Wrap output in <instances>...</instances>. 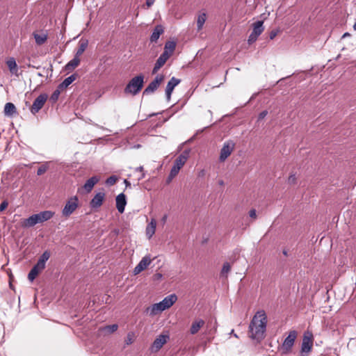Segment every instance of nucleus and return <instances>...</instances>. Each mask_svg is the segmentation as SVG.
I'll use <instances>...</instances> for the list:
<instances>
[{
  "label": "nucleus",
  "instance_id": "37998d69",
  "mask_svg": "<svg viewBox=\"0 0 356 356\" xmlns=\"http://www.w3.org/2000/svg\"><path fill=\"white\" fill-rule=\"evenodd\" d=\"M267 114L268 111L266 110L261 111L258 116V121L264 119L267 115Z\"/></svg>",
  "mask_w": 356,
  "mask_h": 356
},
{
  "label": "nucleus",
  "instance_id": "79ce46f5",
  "mask_svg": "<svg viewBox=\"0 0 356 356\" xmlns=\"http://www.w3.org/2000/svg\"><path fill=\"white\" fill-rule=\"evenodd\" d=\"M277 33H278L277 30H272L269 33L270 40H273L277 35Z\"/></svg>",
  "mask_w": 356,
  "mask_h": 356
},
{
  "label": "nucleus",
  "instance_id": "b1692460",
  "mask_svg": "<svg viewBox=\"0 0 356 356\" xmlns=\"http://www.w3.org/2000/svg\"><path fill=\"white\" fill-rule=\"evenodd\" d=\"M77 74L76 73L71 74L68 77L65 78L59 85V89L67 88L73 81L76 79Z\"/></svg>",
  "mask_w": 356,
  "mask_h": 356
},
{
  "label": "nucleus",
  "instance_id": "13d9d810",
  "mask_svg": "<svg viewBox=\"0 0 356 356\" xmlns=\"http://www.w3.org/2000/svg\"><path fill=\"white\" fill-rule=\"evenodd\" d=\"M140 147V145H137L135 146V147H136V148H139Z\"/></svg>",
  "mask_w": 356,
  "mask_h": 356
},
{
  "label": "nucleus",
  "instance_id": "6ab92c4d",
  "mask_svg": "<svg viewBox=\"0 0 356 356\" xmlns=\"http://www.w3.org/2000/svg\"><path fill=\"white\" fill-rule=\"evenodd\" d=\"M45 268L40 264L36 263L31 269L28 274V279L30 282H33L39 273L43 270Z\"/></svg>",
  "mask_w": 356,
  "mask_h": 356
},
{
  "label": "nucleus",
  "instance_id": "39448f33",
  "mask_svg": "<svg viewBox=\"0 0 356 356\" xmlns=\"http://www.w3.org/2000/svg\"><path fill=\"white\" fill-rule=\"evenodd\" d=\"M79 207V198L76 195L71 197L65 203L62 215L64 217H69Z\"/></svg>",
  "mask_w": 356,
  "mask_h": 356
},
{
  "label": "nucleus",
  "instance_id": "473e14b6",
  "mask_svg": "<svg viewBox=\"0 0 356 356\" xmlns=\"http://www.w3.org/2000/svg\"><path fill=\"white\" fill-rule=\"evenodd\" d=\"M156 222L154 219H152L148 227L147 228V234L149 235V238L155 233Z\"/></svg>",
  "mask_w": 356,
  "mask_h": 356
},
{
  "label": "nucleus",
  "instance_id": "9b49d317",
  "mask_svg": "<svg viewBox=\"0 0 356 356\" xmlns=\"http://www.w3.org/2000/svg\"><path fill=\"white\" fill-rule=\"evenodd\" d=\"M170 339V336L168 334H159L153 341L151 346L152 352H158L163 346L167 343V341Z\"/></svg>",
  "mask_w": 356,
  "mask_h": 356
},
{
  "label": "nucleus",
  "instance_id": "e433bc0d",
  "mask_svg": "<svg viewBox=\"0 0 356 356\" xmlns=\"http://www.w3.org/2000/svg\"><path fill=\"white\" fill-rule=\"evenodd\" d=\"M230 269H231L230 264L228 262L224 263L222 268L221 269L220 276L227 277V273H228L229 272Z\"/></svg>",
  "mask_w": 356,
  "mask_h": 356
},
{
  "label": "nucleus",
  "instance_id": "bb28decb",
  "mask_svg": "<svg viewBox=\"0 0 356 356\" xmlns=\"http://www.w3.org/2000/svg\"><path fill=\"white\" fill-rule=\"evenodd\" d=\"M146 312L149 316H154L156 315L157 314L162 312L163 311L161 310V307H159V302H157V303L153 304L152 305L148 307L146 309Z\"/></svg>",
  "mask_w": 356,
  "mask_h": 356
},
{
  "label": "nucleus",
  "instance_id": "a19ab883",
  "mask_svg": "<svg viewBox=\"0 0 356 356\" xmlns=\"http://www.w3.org/2000/svg\"><path fill=\"white\" fill-rule=\"evenodd\" d=\"M296 177L295 175H291L289 177V179H288V183L289 184H293L296 183Z\"/></svg>",
  "mask_w": 356,
  "mask_h": 356
},
{
  "label": "nucleus",
  "instance_id": "2f4dec72",
  "mask_svg": "<svg viewBox=\"0 0 356 356\" xmlns=\"http://www.w3.org/2000/svg\"><path fill=\"white\" fill-rule=\"evenodd\" d=\"M176 47V42L172 40L167 41L164 46L163 52L170 53V55L173 53Z\"/></svg>",
  "mask_w": 356,
  "mask_h": 356
},
{
  "label": "nucleus",
  "instance_id": "412c9836",
  "mask_svg": "<svg viewBox=\"0 0 356 356\" xmlns=\"http://www.w3.org/2000/svg\"><path fill=\"white\" fill-rule=\"evenodd\" d=\"M99 181V178L97 176H92L90 178H89L86 183L84 184L83 188L87 193H90L92 188H94L95 185L97 184V182Z\"/></svg>",
  "mask_w": 356,
  "mask_h": 356
},
{
  "label": "nucleus",
  "instance_id": "bf43d9fd",
  "mask_svg": "<svg viewBox=\"0 0 356 356\" xmlns=\"http://www.w3.org/2000/svg\"><path fill=\"white\" fill-rule=\"evenodd\" d=\"M129 343H131V339L128 340V342H127V344H129Z\"/></svg>",
  "mask_w": 356,
  "mask_h": 356
},
{
  "label": "nucleus",
  "instance_id": "5fc2aeb1",
  "mask_svg": "<svg viewBox=\"0 0 356 356\" xmlns=\"http://www.w3.org/2000/svg\"><path fill=\"white\" fill-rule=\"evenodd\" d=\"M353 29H354L355 31H356V21H355V24H354V25H353Z\"/></svg>",
  "mask_w": 356,
  "mask_h": 356
},
{
  "label": "nucleus",
  "instance_id": "6e6d98bb",
  "mask_svg": "<svg viewBox=\"0 0 356 356\" xmlns=\"http://www.w3.org/2000/svg\"><path fill=\"white\" fill-rule=\"evenodd\" d=\"M156 115V113H152V114H150V115H149V118H151V117L154 116V115Z\"/></svg>",
  "mask_w": 356,
  "mask_h": 356
},
{
  "label": "nucleus",
  "instance_id": "8fccbe9b",
  "mask_svg": "<svg viewBox=\"0 0 356 356\" xmlns=\"http://www.w3.org/2000/svg\"><path fill=\"white\" fill-rule=\"evenodd\" d=\"M350 34L349 33L346 32V33H344L343 34V35H342V38H346V37H348V36H350Z\"/></svg>",
  "mask_w": 356,
  "mask_h": 356
},
{
  "label": "nucleus",
  "instance_id": "0eeeda50",
  "mask_svg": "<svg viewBox=\"0 0 356 356\" xmlns=\"http://www.w3.org/2000/svg\"><path fill=\"white\" fill-rule=\"evenodd\" d=\"M235 147V143L229 140L224 143L222 147L220 149L219 161H225L232 154Z\"/></svg>",
  "mask_w": 356,
  "mask_h": 356
},
{
  "label": "nucleus",
  "instance_id": "f8f14e48",
  "mask_svg": "<svg viewBox=\"0 0 356 356\" xmlns=\"http://www.w3.org/2000/svg\"><path fill=\"white\" fill-rule=\"evenodd\" d=\"M177 296L176 294L172 293L165 297L161 301L159 302V305L161 310L163 312L172 307L173 304L177 301Z\"/></svg>",
  "mask_w": 356,
  "mask_h": 356
},
{
  "label": "nucleus",
  "instance_id": "4d7b16f0",
  "mask_svg": "<svg viewBox=\"0 0 356 356\" xmlns=\"http://www.w3.org/2000/svg\"><path fill=\"white\" fill-rule=\"evenodd\" d=\"M96 126H97V127H99V128H101V129H105L104 128V127H100V126H99V125H97V124H96Z\"/></svg>",
  "mask_w": 356,
  "mask_h": 356
},
{
  "label": "nucleus",
  "instance_id": "aec40b11",
  "mask_svg": "<svg viewBox=\"0 0 356 356\" xmlns=\"http://www.w3.org/2000/svg\"><path fill=\"white\" fill-rule=\"evenodd\" d=\"M164 32V28L161 24H157L149 38L150 42H156L159 40V37Z\"/></svg>",
  "mask_w": 356,
  "mask_h": 356
},
{
  "label": "nucleus",
  "instance_id": "864d4df0",
  "mask_svg": "<svg viewBox=\"0 0 356 356\" xmlns=\"http://www.w3.org/2000/svg\"><path fill=\"white\" fill-rule=\"evenodd\" d=\"M218 184L219 185L222 186L224 184V181L222 180H219Z\"/></svg>",
  "mask_w": 356,
  "mask_h": 356
},
{
  "label": "nucleus",
  "instance_id": "4468645a",
  "mask_svg": "<svg viewBox=\"0 0 356 356\" xmlns=\"http://www.w3.org/2000/svg\"><path fill=\"white\" fill-rule=\"evenodd\" d=\"M105 193L104 192H98L92 198L90 202V207L92 209L99 208L104 202Z\"/></svg>",
  "mask_w": 356,
  "mask_h": 356
},
{
  "label": "nucleus",
  "instance_id": "6e6552de",
  "mask_svg": "<svg viewBox=\"0 0 356 356\" xmlns=\"http://www.w3.org/2000/svg\"><path fill=\"white\" fill-rule=\"evenodd\" d=\"M264 22L261 20H258L253 24V30L248 37V42L249 44L254 42L258 37L264 31Z\"/></svg>",
  "mask_w": 356,
  "mask_h": 356
},
{
  "label": "nucleus",
  "instance_id": "4c0bfd02",
  "mask_svg": "<svg viewBox=\"0 0 356 356\" xmlns=\"http://www.w3.org/2000/svg\"><path fill=\"white\" fill-rule=\"evenodd\" d=\"M49 168L48 163H45L40 165L37 170V175L40 176L43 175Z\"/></svg>",
  "mask_w": 356,
  "mask_h": 356
},
{
  "label": "nucleus",
  "instance_id": "de8ad7c7",
  "mask_svg": "<svg viewBox=\"0 0 356 356\" xmlns=\"http://www.w3.org/2000/svg\"><path fill=\"white\" fill-rule=\"evenodd\" d=\"M135 170L140 172H144V168L143 166L137 167Z\"/></svg>",
  "mask_w": 356,
  "mask_h": 356
},
{
  "label": "nucleus",
  "instance_id": "ea45409f",
  "mask_svg": "<svg viewBox=\"0 0 356 356\" xmlns=\"http://www.w3.org/2000/svg\"><path fill=\"white\" fill-rule=\"evenodd\" d=\"M8 206V202L3 200L0 203V212L3 211Z\"/></svg>",
  "mask_w": 356,
  "mask_h": 356
},
{
  "label": "nucleus",
  "instance_id": "c03bdc74",
  "mask_svg": "<svg viewBox=\"0 0 356 356\" xmlns=\"http://www.w3.org/2000/svg\"><path fill=\"white\" fill-rule=\"evenodd\" d=\"M249 216L250 218H255L257 216V211L254 209H251L249 211Z\"/></svg>",
  "mask_w": 356,
  "mask_h": 356
},
{
  "label": "nucleus",
  "instance_id": "20e7f679",
  "mask_svg": "<svg viewBox=\"0 0 356 356\" xmlns=\"http://www.w3.org/2000/svg\"><path fill=\"white\" fill-rule=\"evenodd\" d=\"M313 346V334L312 332H305L301 344L300 356H307Z\"/></svg>",
  "mask_w": 356,
  "mask_h": 356
},
{
  "label": "nucleus",
  "instance_id": "49530a36",
  "mask_svg": "<svg viewBox=\"0 0 356 356\" xmlns=\"http://www.w3.org/2000/svg\"><path fill=\"white\" fill-rule=\"evenodd\" d=\"M124 183L125 184L126 188H130L131 187V183L127 179H124Z\"/></svg>",
  "mask_w": 356,
  "mask_h": 356
},
{
  "label": "nucleus",
  "instance_id": "7ed1b4c3",
  "mask_svg": "<svg viewBox=\"0 0 356 356\" xmlns=\"http://www.w3.org/2000/svg\"><path fill=\"white\" fill-rule=\"evenodd\" d=\"M191 149H185L175 160L174 164L170 170V174L167 178V182L169 183L171 180L179 173L180 169L183 167V165L186 162Z\"/></svg>",
  "mask_w": 356,
  "mask_h": 356
},
{
  "label": "nucleus",
  "instance_id": "680f3d73",
  "mask_svg": "<svg viewBox=\"0 0 356 356\" xmlns=\"http://www.w3.org/2000/svg\"><path fill=\"white\" fill-rule=\"evenodd\" d=\"M129 343H131V339L128 340V342H127V344H129Z\"/></svg>",
  "mask_w": 356,
  "mask_h": 356
},
{
  "label": "nucleus",
  "instance_id": "a18cd8bd",
  "mask_svg": "<svg viewBox=\"0 0 356 356\" xmlns=\"http://www.w3.org/2000/svg\"><path fill=\"white\" fill-rule=\"evenodd\" d=\"M154 1L155 0H146V6H147V8L152 6L154 4Z\"/></svg>",
  "mask_w": 356,
  "mask_h": 356
},
{
  "label": "nucleus",
  "instance_id": "3c124183",
  "mask_svg": "<svg viewBox=\"0 0 356 356\" xmlns=\"http://www.w3.org/2000/svg\"><path fill=\"white\" fill-rule=\"evenodd\" d=\"M167 218H168V216H167V215H164V216H163V218H162V221H163V222H165L166 221V220H167Z\"/></svg>",
  "mask_w": 356,
  "mask_h": 356
},
{
  "label": "nucleus",
  "instance_id": "a878e982",
  "mask_svg": "<svg viewBox=\"0 0 356 356\" xmlns=\"http://www.w3.org/2000/svg\"><path fill=\"white\" fill-rule=\"evenodd\" d=\"M88 44V41L87 40L81 39L79 42L78 49L75 53L76 56L79 58L80 56L85 51Z\"/></svg>",
  "mask_w": 356,
  "mask_h": 356
},
{
  "label": "nucleus",
  "instance_id": "09e8293b",
  "mask_svg": "<svg viewBox=\"0 0 356 356\" xmlns=\"http://www.w3.org/2000/svg\"><path fill=\"white\" fill-rule=\"evenodd\" d=\"M145 173L142 172L141 175L138 177V179L140 181V180L143 179V178H145Z\"/></svg>",
  "mask_w": 356,
  "mask_h": 356
},
{
  "label": "nucleus",
  "instance_id": "f704fd0d",
  "mask_svg": "<svg viewBox=\"0 0 356 356\" xmlns=\"http://www.w3.org/2000/svg\"><path fill=\"white\" fill-rule=\"evenodd\" d=\"M34 38H35L36 44L38 45H41L46 42V40L47 39V35H44V34L40 35V34L35 33Z\"/></svg>",
  "mask_w": 356,
  "mask_h": 356
},
{
  "label": "nucleus",
  "instance_id": "c9c22d12",
  "mask_svg": "<svg viewBox=\"0 0 356 356\" xmlns=\"http://www.w3.org/2000/svg\"><path fill=\"white\" fill-rule=\"evenodd\" d=\"M61 90H63V89H59L58 86L57 88L51 94V95L50 96V101L52 102V103H55L57 102V100L59 98Z\"/></svg>",
  "mask_w": 356,
  "mask_h": 356
},
{
  "label": "nucleus",
  "instance_id": "9d476101",
  "mask_svg": "<svg viewBox=\"0 0 356 356\" xmlns=\"http://www.w3.org/2000/svg\"><path fill=\"white\" fill-rule=\"evenodd\" d=\"M48 99V95L46 93H41L33 102L30 111L33 115H35L43 107L46 101Z\"/></svg>",
  "mask_w": 356,
  "mask_h": 356
},
{
  "label": "nucleus",
  "instance_id": "4be33fe9",
  "mask_svg": "<svg viewBox=\"0 0 356 356\" xmlns=\"http://www.w3.org/2000/svg\"><path fill=\"white\" fill-rule=\"evenodd\" d=\"M6 65L12 74H14L17 76H19L18 67L15 58L10 57L9 59H8L6 61Z\"/></svg>",
  "mask_w": 356,
  "mask_h": 356
},
{
  "label": "nucleus",
  "instance_id": "0e129e2a",
  "mask_svg": "<svg viewBox=\"0 0 356 356\" xmlns=\"http://www.w3.org/2000/svg\"><path fill=\"white\" fill-rule=\"evenodd\" d=\"M38 76H42V74L41 73H40V72H39V73H38Z\"/></svg>",
  "mask_w": 356,
  "mask_h": 356
},
{
  "label": "nucleus",
  "instance_id": "7c9ffc66",
  "mask_svg": "<svg viewBox=\"0 0 356 356\" xmlns=\"http://www.w3.org/2000/svg\"><path fill=\"white\" fill-rule=\"evenodd\" d=\"M206 19H207V14L205 13H202L197 16V27L198 31H200L202 29L204 24L206 22Z\"/></svg>",
  "mask_w": 356,
  "mask_h": 356
},
{
  "label": "nucleus",
  "instance_id": "052dcab7",
  "mask_svg": "<svg viewBox=\"0 0 356 356\" xmlns=\"http://www.w3.org/2000/svg\"><path fill=\"white\" fill-rule=\"evenodd\" d=\"M129 343H131V339L128 340V342H127V344H129Z\"/></svg>",
  "mask_w": 356,
  "mask_h": 356
},
{
  "label": "nucleus",
  "instance_id": "a211bd4d",
  "mask_svg": "<svg viewBox=\"0 0 356 356\" xmlns=\"http://www.w3.org/2000/svg\"><path fill=\"white\" fill-rule=\"evenodd\" d=\"M151 263V259L149 256H145L139 261L137 266L134 269V275H137L144 270Z\"/></svg>",
  "mask_w": 356,
  "mask_h": 356
},
{
  "label": "nucleus",
  "instance_id": "423d86ee",
  "mask_svg": "<svg viewBox=\"0 0 356 356\" xmlns=\"http://www.w3.org/2000/svg\"><path fill=\"white\" fill-rule=\"evenodd\" d=\"M164 80V75L158 74L153 81H152L143 92V96L149 95L154 93L160 86Z\"/></svg>",
  "mask_w": 356,
  "mask_h": 356
},
{
  "label": "nucleus",
  "instance_id": "393cba45",
  "mask_svg": "<svg viewBox=\"0 0 356 356\" xmlns=\"http://www.w3.org/2000/svg\"><path fill=\"white\" fill-rule=\"evenodd\" d=\"M204 325V321L202 319H199L193 322L190 328V332L191 334H195L198 332L200 329Z\"/></svg>",
  "mask_w": 356,
  "mask_h": 356
},
{
  "label": "nucleus",
  "instance_id": "f3484780",
  "mask_svg": "<svg viewBox=\"0 0 356 356\" xmlns=\"http://www.w3.org/2000/svg\"><path fill=\"white\" fill-rule=\"evenodd\" d=\"M115 203L118 212L122 213L127 205V197L124 193H121L116 196Z\"/></svg>",
  "mask_w": 356,
  "mask_h": 356
},
{
  "label": "nucleus",
  "instance_id": "c756f323",
  "mask_svg": "<svg viewBox=\"0 0 356 356\" xmlns=\"http://www.w3.org/2000/svg\"><path fill=\"white\" fill-rule=\"evenodd\" d=\"M51 254L49 250H45L39 257L37 263L45 268L46 262L49 259Z\"/></svg>",
  "mask_w": 356,
  "mask_h": 356
},
{
  "label": "nucleus",
  "instance_id": "58836bf2",
  "mask_svg": "<svg viewBox=\"0 0 356 356\" xmlns=\"http://www.w3.org/2000/svg\"><path fill=\"white\" fill-rule=\"evenodd\" d=\"M118 180V177L115 175H111L106 180V184L108 186L114 185Z\"/></svg>",
  "mask_w": 356,
  "mask_h": 356
},
{
  "label": "nucleus",
  "instance_id": "cd10ccee",
  "mask_svg": "<svg viewBox=\"0 0 356 356\" xmlns=\"http://www.w3.org/2000/svg\"><path fill=\"white\" fill-rule=\"evenodd\" d=\"M79 63L80 58L74 56V57L66 64L65 68L67 70H72L77 67Z\"/></svg>",
  "mask_w": 356,
  "mask_h": 356
},
{
  "label": "nucleus",
  "instance_id": "5701e85b",
  "mask_svg": "<svg viewBox=\"0 0 356 356\" xmlns=\"http://www.w3.org/2000/svg\"><path fill=\"white\" fill-rule=\"evenodd\" d=\"M4 115L7 117H13L14 114L17 113V108L13 103L8 102L5 104Z\"/></svg>",
  "mask_w": 356,
  "mask_h": 356
},
{
  "label": "nucleus",
  "instance_id": "ddd939ff",
  "mask_svg": "<svg viewBox=\"0 0 356 356\" xmlns=\"http://www.w3.org/2000/svg\"><path fill=\"white\" fill-rule=\"evenodd\" d=\"M181 82V79L172 76L168 82L165 88V96L168 101L170 100L172 93L175 88L179 85Z\"/></svg>",
  "mask_w": 356,
  "mask_h": 356
},
{
  "label": "nucleus",
  "instance_id": "72a5a7b5",
  "mask_svg": "<svg viewBox=\"0 0 356 356\" xmlns=\"http://www.w3.org/2000/svg\"><path fill=\"white\" fill-rule=\"evenodd\" d=\"M118 325L117 324H112L109 325H106L101 328V330L105 333L112 334L114 332H115L118 330Z\"/></svg>",
  "mask_w": 356,
  "mask_h": 356
},
{
  "label": "nucleus",
  "instance_id": "1a4fd4ad",
  "mask_svg": "<svg viewBox=\"0 0 356 356\" xmlns=\"http://www.w3.org/2000/svg\"><path fill=\"white\" fill-rule=\"evenodd\" d=\"M296 337L297 332L296 330H291L289 332L288 336L285 338L282 345V349L284 353H288L291 351Z\"/></svg>",
  "mask_w": 356,
  "mask_h": 356
},
{
  "label": "nucleus",
  "instance_id": "f03ea898",
  "mask_svg": "<svg viewBox=\"0 0 356 356\" xmlns=\"http://www.w3.org/2000/svg\"><path fill=\"white\" fill-rule=\"evenodd\" d=\"M145 83V76L140 73L128 82L124 88V93L130 94L133 96L138 95L143 89Z\"/></svg>",
  "mask_w": 356,
  "mask_h": 356
},
{
  "label": "nucleus",
  "instance_id": "c85d7f7f",
  "mask_svg": "<svg viewBox=\"0 0 356 356\" xmlns=\"http://www.w3.org/2000/svg\"><path fill=\"white\" fill-rule=\"evenodd\" d=\"M39 213L41 222H44L50 220L54 215V212L51 211H40Z\"/></svg>",
  "mask_w": 356,
  "mask_h": 356
},
{
  "label": "nucleus",
  "instance_id": "e2e57ef3",
  "mask_svg": "<svg viewBox=\"0 0 356 356\" xmlns=\"http://www.w3.org/2000/svg\"><path fill=\"white\" fill-rule=\"evenodd\" d=\"M129 343H131V339L128 340V342H127V344H129Z\"/></svg>",
  "mask_w": 356,
  "mask_h": 356
},
{
  "label": "nucleus",
  "instance_id": "603ef678",
  "mask_svg": "<svg viewBox=\"0 0 356 356\" xmlns=\"http://www.w3.org/2000/svg\"><path fill=\"white\" fill-rule=\"evenodd\" d=\"M282 253H283V254H284V256H287V255H288V252H287V250H284L282 251Z\"/></svg>",
  "mask_w": 356,
  "mask_h": 356
},
{
  "label": "nucleus",
  "instance_id": "dca6fc26",
  "mask_svg": "<svg viewBox=\"0 0 356 356\" xmlns=\"http://www.w3.org/2000/svg\"><path fill=\"white\" fill-rule=\"evenodd\" d=\"M38 223H42L39 213H35L30 216L29 218L24 219L22 226L26 228H29L35 226Z\"/></svg>",
  "mask_w": 356,
  "mask_h": 356
},
{
  "label": "nucleus",
  "instance_id": "2eb2a0df",
  "mask_svg": "<svg viewBox=\"0 0 356 356\" xmlns=\"http://www.w3.org/2000/svg\"><path fill=\"white\" fill-rule=\"evenodd\" d=\"M170 53L168 52H163L160 56L156 60L154 66L152 70V74L156 73L159 70L163 67V65L165 63L167 60L170 58Z\"/></svg>",
  "mask_w": 356,
  "mask_h": 356
},
{
  "label": "nucleus",
  "instance_id": "f257e3e1",
  "mask_svg": "<svg viewBox=\"0 0 356 356\" xmlns=\"http://www.w3.org/2000/svg\"><path fill=\"white\" fill-rule=\"evenodd\" d=\"M267 316L264 310L259 311L252 318L249 325V336L260 342L265 338Z\"/></svg>",
  "mask_w": 356,
  "mask_h": 356
}]
</instances>
